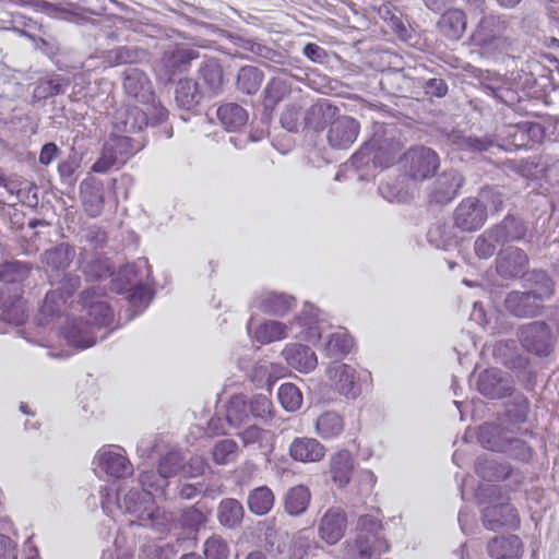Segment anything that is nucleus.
I'll use <instances>...</instances> for the list:
<instances>
[{"mask_svg":"<svg viewBox=\"0 0 559 559\" xmlns=\"http://www.w3.org/2000/svg\"><path fill=\"white\" fill-rule=\"evenodd\" d=\"M464 177L455 169L441 173L429 186L428 198L430 202L447 204L451 202L464 185Z\"/></svg>","mask_w":559,"mask_h":559,"instance_id":"14","label":"nucleus"},{"mask_svg":"<svg viewBox=\"0 0 559 559\" xmlns=\"http://www.w3.org/2000/svg\"><path fill=\"white\" fill-rule=\"evenodd\" d=\"M277 399L288 412H296L302 404V394L294 383H283L277 391Z\"/></svg>","mask_w":559,"mask_h":559,"instance_id":"64","label":"nucleus"},{"mask_svg":"<svg viewBox=\"0 0 559 559\" xmlns=\"http://www.w3.org/2000/svg\"><path fill=\"white\" fill-rule=\"evenodd\" d=\"M311 493L308 487L298 485L287 490L284 496V509L292 516L304 514L310 503Z\"/></svg>","mask_w":559,"mask_h":559,"instance_id":"47","label":"nucleus"},{"mask_svg":"<svg viewBox=\"0 0 559 559\" xmlns=\"http://www.w3.org/2000/svg\"><path fill=\"white\" fill-rule=\"evenodd\" d=\"M145 55V50L139 47L119 46L108 50L105 59L110 66H120L138 62L143 59Z\"/></svg>","mask_w":559,"mask_h":559,"instance_id":"61","label":"nucleus"},{"mask_svg":"<svg viewBox=\"0 0 559 559\" xmlns=\"http://www.w3.org/2000/svg\"><path fill=\"white\" fill-rule=\"evenodd\" d=\"M397 153L399 145L392 139L385 138L383 133L376 132L350 157L349 163L357 169L369 167L370 164L374 168H385L395 160Z\"/></svg>","mask_w":559,"mask_h":559,"instance_id":"5","label":"nucleus"},{"mask_svg":"<svg viewBox=\"0 0 559 559\" xmlns=\"http://www.w3.org/2000/svg\"><path fill=\"white\" fill-rule=\"evenodd\" d=\"M522 542L516 535L495 537L488 544V554L493 559H519Z\"/></svg>","mask_w":559,"mask_h":559,"instance_id":"41","label":"nucleus"},{"mask_svg":"<svg viewBox=\"0 0 559 559\" xmlns=\"http://www.w3.org/2000/svg\"><path fill=\"white\" fill-rule=\"evenodd\" d=\"M491 228L502 245L522 239L527 230L525 224L520 218L511 215H508L500 224Z\"/></svg>","mask_w":559,"mask_h":559,"instance_id":"52","label":"nucleus"},{"mask_svg":"<svg viewBox=\"0 0 559 559\" xmlns=\"http://www.w3.org/2000/svg\"><path fill=\"white\" fill-rule=\"evenodd\" d=\"M198 58L199 51L192 48L176 47L166 50L157 64V75L160 80L169 82L175 75L188 71L191 61Z\"/></svg>","mask_w":559,"mask_h":559,"instance_id":"11","label":"nucleus"},{"mask_svg":"<svg viewBox=\"0 0 559 559\" xmlns=\"http://www.w3.org/2000/svg\"><path fill=\"white\" fill-rule=\"evenodd\" d=\"M467 25L466 14L461 9H449L440 17L438 27L450 39H460Z\"/></svg>","mask_w":559,"mask_h":559,"instance_id":"40","label":"nucleus"},{"mask_svg":"<svg viewBox=\"0 0 559 559\" xmlns=\"http://www.w3.org/2000/svg\"><path fill=\"white\" fill-rule=\"evenodd\" d=\"M477 390L486 397L502 399L511 394L513 386L504 372L497 368H490L479 374Z\"/></svg>","mask_w":559,"mask_h":559,"instance_id":"17","label":"nucleus"},{"mask_svg":"<svg viewBox=\"0 0 559 559\" xmlns=\"http://www.w3.org/2000/svg\"><path fill=\"white\" fill-rule=\"evenodd\" d=\"M419 81L412 78L404 69H389L383 71L380 79L381 88L392 96L405 97L414 93Z\"/></svg>","mask_w":559,"mask_h":559,"instance_id":"20","label":"nucleus"},{"mask_svg":"<svg viewBox=\"0 0 559 559\" xmlns=\"http://www.w3.org/2000/svg\"><path fill=\"white\" fill-rule=\"evenodd\" d=\"M235 44L238 47H240L247 51H250L258 58L269 60V61L277 63V64L284 63L285 56L282 52L277 51L260 41H257L255 39L237 37L235 40Z\"/></svg>","mask_w":559,"mask_h":559,"instance_id":"53","label":"nucleus"},{"mask_svg":"<svg viewBox=\"0 0 559 559\" xmlns=\"http://www.w3.org/2000/svg\"><path fill=\"white\" fill-rule=\"evenodd\" d=\"M199 86V83L190 78L180 79L175 92L177 105L186 110H191L198 106L204 93Z\"/></svg>","mask_w":559,"mask_h":559,"instance_id":"43","label":"nucleus"},{"mask_svg":"<svg viewBox=\"0 0 559 559\" xmlns=\"http://www.w3.org/2000/svg\"><path fill=\"white\" fill-rule=\"evenodd\" d=\"M523 278L527 292L534 295L543 305L555 294V282L547 272L543 270L527 272Z\"/></svg>","mask_w":559,"mask_h":559,"instance_id":"34","label":"nucleus"},{"mask_svg":"<svg viewBox=\"0 0 559 559\" xmlns=\"http://www.w3.org/2000/svg\"><path fill=\"white\" fill-rule=\"evenodd\" d=\"M239 456V445L233 439H222L212 449V459L217 465H227Z\"/></svg>","mask_w":559,"mask_h":559,"instance_id":"63","label":"nucleus"},{"mask_svg":"<svg viewBox=\"0 0 559 559\" xmlns=\"http://www.w3.org/2000/svg\"><path fill=\"white\" fill-rule=\"evenodd\" d=\"M427 238L432 246L442 250H449L457 245V237L452 227L442 223L432 225L428 230Z\"/></svg>","mask_w":559,"mask_h":559,"instance_id":"60","label":"nucleus"},{"mask_svg":"<svg viewBox=\"0 0 559 559\" xmlns=\"http://www.w3.org/2000/svg\"><path fill=\"white\" fill-rule=\"evenodd\" d=\"M325 453V447L314 438H295L289 445V455L292 459L302 463L320 462Z\"/></svg>","mask_w":559,"mask_h":559,"instance_id":"29","label":"nucleus"},{"mask_svg":"<svg viewBox=\"0 0 559 559\" xmlns=\"http://www.w3.org/2000/svg\"><path fill=\"white\" fill-rule=\"evenodd\" d=\"M243 506L235 498H225L217 507V520L227 528L239 527L243 521Z\"/></svg>","mask_w":559,"mask_h":559,"instance_id":"45","label":"nucleus"},{"mask_svg":"<svg viewBox=\"0 0 559 559\" xmlns=\"http://www.w3.org/2000/svg\"><path fill=\"white\" fill-rule=\"evenodd\" d=\"M114 129L122 133H139L148 126L147 114L136 106L119 108L112 119Z\"/></svg>","mask_w":559,"mask_h":559,"instance_id":"22","label":"nucleus"},{"mask_svg":"<svg viewBox=\"0 0 559 559\" xmlns=\"http://www.w3.org/2000/svg\"><path fill=\"white\" fill-rule=\"evenodd\" d=\"M70 81L61 75H51L39 79L35 83L33 97L37 100H44L59 94H63L69 86Z\"/></svg>","mask_w":559,"mask_h":559,"instance_id":"49","label":"nucleus"},{"mask_svg":"<svg viewBox=\"0 0 559 559\" xmlns=\"http://www.w3.org/2000/svg\"><path fill=\"white\" fill-rule=\"evenodd\" d=\"M282 356L289 367L301 373H309L318 365L316 353L306 345L299 343L287 344L282 350Z\"/></svg>","mask_w":559,"mask_h":559,"instance_id":"26","label":"nucleus"},{"mask_svg":"<svg viewBox=\"0 0 559 559\" xmlns=\"http://www.w3.org/2000/svg\"><path fill=\"white\" fill-rule=\"evenodd\" d=\"M472 39L487 58H497L506 53L512 45L510 19L503 14L483 16Z\"/></svg>","mask_w":559,"mask_h":559,"instance_id":"2","label":"nucleus"},{"mask_svg":"<svg viewBox=\"0 0 559 559\" xmlns=\"http://www.w3.org/2000/svg\"><path fill=\"white\" fill-rule=\"evenodd\" d=\"M31 271L28 264L20 261H8L0 265V282L11 284L9 293H14L15 288H21L19 284L23 282Z\"/></svg>","mask_w":559,"mask_h":559,"instance_id":"55","label":"nucleus"},{"mask_svg":"<svg viewBox=\"0 0 559 559\" xmlns=\"http://www.w3.org/2000/svg\"><path fill=\"white\" fill-rule=\"evenodd\" d=\"M81 278L76 274H67L59 282V286L57 289L50 290L46 294L45 300L40 308V316L43 321H48L49 318L58 314L61 311L62 305L66 304V300L70 298L80 287Z\"/></svg>","mask_w":559,"mask_h":559,"instance_id":"12","label":"nucleus"},{"mask_svg":"<svg viewBox=\"0 0 559 559\" xmlns=\"http://www.w3.org/2000/svg\"><path fill=\"white\" fill-rule=\"evenodd\" d=\"M250 416L248 400L245 395H234L226 407V420L231 427L241 426Z\"/></svg>","mask_w":559,"mask_h":559,"instance_id":"62","label":"nucleus"},{"mask_svg":"<svg viewBox=\"0 0 559 559\" xmlns=\"http://www.w3.org/2000/svg\"><path fill=\"white\" fill-rule=\"evenodd\" d=\"M481 512L484 526L491 531L503 526L516 527L520 522L516 509L502 499L492 501Z\"/></svg>","mask_w":559,"mask_h":559,"instance_id":"16","label":"nucleus"},{"mask_svg":"<svg viewBox=\"0 0 559 559\" xmlns=\"http://www.w3.org/2000/svg\"><path fill=\"white\" fill-rule=\"evenodd\" d=\"M295 298L286 294L273 292L261 293L253 300V306L270 316L283 317L294 306Z\"/></svg>","mask_w":559,"mask_h":559,"instance_id":"31","label":"nucleus"},{"mask_svg":"<svg viewBox=\"0 0 559 559\" xmlns=\"http://www.w3.org/2000/svg\"><path fill=\"white\" fill-rule=\"evenodd\" d=\"M504 421L486 423L479 427L478 439L485 449L495 452H501L508 444L507 441L510 435H514L520 431V428L513 429L509 426H504Z\"/></svg>","mask_w":559,"mask_h":559,"instance_id":"21","label":"nucleus"},{"mask_svg":"<svg viewBox=\"0 0 559 559\" xmlns=\"http://www.w3.org/2000/svg\"><path fill=\"white\" fill-rule=\"evenodd\" d=\"M506 309L519 318H533L540 313L543 304L526 292L512 290L504 299Z\"/></svg>","mask_w":559,"mask_h":559,"instance_id":"23","label":"nucleus"},{"mask_svg":"<svg viewBox=\"0 0 559 559\" xmlns=\"http://www.w3.org/2000/svg\"><path fill=\"white\" fill-rule=\"evenodd\" d=\"M344 427L343 417L334 411L322 413L314 421V431L323 440L338 438L344 431Z\"/></svg>","mask_w":559,"mask_h":559,"instance_id":"42","label":"nucleus"},{"mask_svg":"<svg viewBox=\"0 0 559 559\" xmlns=\"http://www.w3.org/2000/svg\"><path fill=\"white\" fill-rule=\"evenodd\" d=\"M355 468V460L348 450H340L331 455L329 472L331 478L338 487L349 484Z\"/></svg>","mask_w":559,"mask_h":559,"instance_id":"32","label":"nucleus"},{"mask_svg":"<svg viewBox=\"0 0 559 559\" xmlns=\"http://www.w3.org/2000/svg\"><path fill=\"white\" fill-rule=\"evenodd\" d=\"M1 320L13 325H21L26 319L25 306L22 299V289L15 288L9 297L4 298V293L1 292Z\"/></svg>","mask_w":559,"mask_h":559,"instance_id":"36","label":"nucleus"},{"mask_svg":"<svg viewBox=\"0 0 559 559\" xmlns=\"http://www.w3.org/2000/svg\"><path fill=\"white\" fill-rule=\"evenodd\" d=\"M381 527V522L377 518L365 514L358 519L356 535H365L370 543L388 550L389 545L380 535Z\"/></svg>","mask_w":559,"mask_h":559,"instance_id":"58","label":"nucleus"},{"mask_svg":"<svg viewBox=\"0 0 559 559\" xmlns=\"http://www.w3.org/2000/svg\"><path fill=\"white\" fill-rule=\"evenodd\" d=\"M487 218L486 205L475 197L463 199L453 212L454 226L464 233H474L480 229Z\"/></svg>","mask_w":559,"mask_h":559,"instance_id":"9","label":"nucleus"},{"mask_svg":"<svg viewBox=\"0 0 559 559\" xmlns=\"http://www.w3.org/2000/svg\"><path fill=\"white\" fill-rule=\"evenodd\" d=\"M274 503V492L267 486H259L248 492L247 507L254 515H266L273 509Z\"/></svg>","mask_w":559,"mask_h":559,"instance_id":"44","label":"nucleus"},{"mask_svg":"<svg viewBox=\"0 0 559 559\" xmlns=\"http://www.w3.org/2000/svg\"><path fill=\"white\" fill-rule=\"evenodd\" d=\"M67 343L78 349H86L96 343L95 330L83 318L74 319L63 331Z\"/></svg>","mask_w":559,"mask_h":559,"instance_id":"33","label":"nucleus"},{"mask_svg":"<svg viewBox=\"0 0 559 559\" xmlns=\"http://www.w3.org/2000/svg\"><path fill=\"white\" fill-rule=\"evenodd\" d=\"M242 445L251 450H259L263 454H267L274 447V435L266 429L255 425L249 426L238 433Z\"/></svg>","mask_w":559,"mask_h":559,"instance_id":"37","label":"nucleus"},{"mask_svg":"<svg viewBox=\"0 0 559 559\" xmlns=\"http://www.w3.org/2000/svg\"><path fill=\"white\" fill-rule=\"evenodd\" d=\"M94 463L97 469L112 478H124L133 473L126 451L118 445L102 447L94 457Z\"/></svg>","mask_w":559,"mask_h":559,"instance_id":"10","label":"nucleus"},{"mask_svg":"<svg viewBox=\"0 0 559 559\" xmlns=\"http://www.w3.org/2000/svg\"><path fill=\"white\" fill-rule=\"evenodd\" d=\"M527 267V254L516 247H508L501 250L496 258V271L507 280L524 277Z\"/></svg>","mask_w":559,"mask_h":559,"instance_id":"15","label":"nucleus"},{"mask_svg":"<svg viewBox=\"0 0 559 559\" xmlns=\"http://www.w3.org/2000/svg\"><path fill=\"white\" fill-rule=\"evenodd\" d=\"M288 325L274 320L260 324L254 333V338L261 344L284 340L288 336Z\"/></svg>","mask_w":559,"mask_h":559,"instance_id":"59","label":"nucleus"},{"mask_svg":"<svg viewBox=\"0 0 559 559\" xmlns=\"http://www.w3.org/2000/svg\"><path fill=\"white\" fill-rule=\"evenodd\" d=\"M447 144L452 152L467 155L480 154L492 147L504 151L530 147L522 122L504 127L498 135L476 136L455 130L448 134Z\"/></svg>","mask_w":559,"mask_h":559,"instance_id":"1","label":"nucleus"},{"mask_svg":"<svg viewBox=\"0 0 559 559\" xmlns=\"http://www.w3.org/2000/svg\"><path fill=\"white\" fill-rule=\"evenodd\" d=\"M79 263L87 281H100L112 274L109 259L97 252L90 253L85 248L80 252Z\"/></svg>","mask_w":559,"mask_h":559,"instance_id":"27","label":"nucleus"},{"mask_svg":"<svg viewBox=\"0 0 559 559\" xmlns=\"http://www.w3.org/2000/svg\"><path fill=\"white\" fill-rule=\"evenodd\" d=\"M475 472L481 478L488 481H499L506 479L510 473L511 467L508 463L497 462L488 457H478Z\"/></svg>","mask_w":559,"mask_h":559,"instance_id":"51","label":"nucleus"},{"mask_svg":"<svg viewBox=\"0 0 559 559\" xmlns=\"http://www.w3.org/2000/svg\"><path fill=\"white\" fill-rule=\"evenodd\" d=\"M296 323L305 328L304 331L298 333L307 342H316L320 340L321 332L317 326L319 322V310L309 304H306L301 313L295 319Z\"/></svg>","mask_w":559,"mask_h":559,"instance_id":"50","label":"nucleus"},{"mask_svg":"<svg viewBox=\"0 0 559 559\" xmlns=\"http://www.w3.org/2000/svg\"><path fill=\"white\" fill-rule=\"evenodd\" d=\"M139 481L142 486L143 491L152 498L166 499L168 480L158 471H145L140 474Z\"/></svg>","mask_w":559,"mask_h":559,"instance_id":"56","label":"nucleus"},{"mask_svg":"<svg viewBox=\"0 0 559 559\" xmlns=\"http://www.w3.org/2000/svg\"><path fill=\"white\" fill-rule=\"evenodd\" d=\"M353 346V338L345 331H338L328 337L323 352L325 356L338 359L349 354Z\"/></svg>","mask_w":559,"mask_h":559,"instance_id":"57","label":"nucleus"},{"mask_svg":"<svg viewBox=\"0 0 559 559\" xmlns=\"http://www.w3.org/2000/svg\"><path fill=\"white\" fill-rule=\"evenodd\" d=\"M359 122L349 116H336L326 133V141L334 150L349 148L359 134Z\"/></svg>","mask_w":559,"mask_h":559,"instance_id":"13","label":"nucleus"},{"mask_svg":"<svg viewBox=\"0 0 559 559\" xmlns=\"http://www.w3.org/2000/svg\"><path fill=\"white\" fill-rule=\"evenodd\" d=\"M151 276V266L146 258H140L135 262L124 265L119 270L117 278L114 281L118 289L128 288L139 284Z\"/></svg>","mask_w":559,"mask_h":559,"instance_id":"30","label":"nucleus"},{"mask_svg":"<svg viewBox=\"0 0 559 559\" xmlns=\"http://www.w3.org/2000/svg\"><path fill=\"white\" fill-rule=\"evenodd\" d=\"M123 88L128 97L148 105L154 100L153 85L144 71L138 68H129L124 72Z\"/></svg>","mask_w":559,"mask_h":559,"instance_id":"18","label":"nucleus"},{"mask_svg":"<svg viewBox=\"0 0 559 559\" xmlns=\"http://www.w3.org/2000/svg\"><path fill=\"white\" fill-rule=\"evenodd\" d=\"M340 109L328 99H320L311 105L304 114V127L321 131L331 124L338 115Z\"/></svg>","mask_w":559,"mask_h":559,"instance_id":"28","label":"nucleus"},{"mask_svg":"<svg viewBox=\"0 0 559 559\" xmlns=\"http://www.w3.org/2000/svg\"><path fill=\"white\" fill-rule=\"evenodd\" d=\"M94 288L85 289L81 294V301L84 307L87 308V318L85 321L95 330L109 325L114 319V312L105 301L100 299L94 300Z\"/></svg>","mask_w":559,"mask_h":559,"instance_id":"24","label":"nucleus"},{"mask_svg":"<svg viewBox=\"0 0 559 559\" xmlns=\"http://www.w3.org/2000/svg\"><path fill=\"white\" fill-rule=\"evenodd\" d=\"M75 255L74 248L69 243H60L41 254V262L52 271H64Z\"/></svg>","mask_w":559,"mask_h":559,"instance_id":"46","label":"nucleus"},{"mask_svg":"<svg viewBox=\"0 0 559 559\" xmlns=\"http://www.w3.org/2000/svg\"><path fill=\"white\" fill-rule=\"evenodd\" d=\"M326 374L338 393L348 399H356L361 393V382L370 378L368 370L338 362L330 365Z\"/></svg>","mask_w":559,"mask_h":559,"instance_id":"8","label":"nucleus"},{"mask_svg":"<svg viewBox=\"0 0 559 559\" xmlns=\"http://www.w3.org/2000/svg\"><path fill=\"white\" fill-rule=\"evenodd\" d=\"M403 164L411 179L424 181L436 174L440 166V158L432 148L416 146L404 154Z\"/></svg>","mask_w":559,"mask_h":559,"instance_id":"7","label":"nucleus"},{"mask_svg":"<svg viewBox=\"0 0 559 559\" xmlns=\"http://www.w3.org/2000/svg\"><path fill=\"white\" fill-rule=\"evenodd\" d=\"M484 88L496 99L509 107H513L521 100L518 88L510 86V84L500 76H491L488 73L484 80Z\"/></svg>","mask_w":559,"mask_h":559,"instance_id":"39","label":"nucleus"},{"mask_svg":"<svg viewBox=\"0 0 559 559\" xmlns=\"http://www.w3.org/2000/svg\"><path fill=\"white\" fill-rule=\"evenodd\" d=\"M117 509L122 513H128L134 516L131 524H139L141 526H151L156 530H162L165 525L164 515L158 508L154 506L152 499L144 492L136 489L123 492L122 489L117 491Z\"/></svg>","mask_w":559,"mask_h":559,"instance_id":"3","label":"nucleus"},{"mask_svg":"<svg viewBox=\"0 0 559 559\" xmlns=\"http://www.w3.org/2000/svg\"><path fill=\"white\" fill-rule=\"evenodd\" d=\"M511 399L506 403V412L501 421H504L507 426L515 429L519 425L523 424L527 419L530 412L528 399L521 392H511L508 394Z\"/></svg>","mask_w":559,"mask_h":559,"instance_id":"35","label":"nucleus"},{"mask_svg":"<svg viewBox=\"0 0 559 559\" xmlns=\"http://www.w3.org/2000/svg\"><path fill=\"white\" fill-rule=\"evenodd\" d=\"M145 145L142 138L132 139L128 135L110 134L104 142L99 158L93 164L92 170L105 174L111 168H119Z\"/></svg>","mask_w":559,"mask_h":559,"instance_id":"4","label":"nucleus"},{"mask_svg":"<svg viewBox=\"0 0 559 559\" xmlns=\"http://www.w3.org/2000/svg\"><path fill=\"white\" fill-rule=\"evenodd\" d=\"M384 551L386 549L370 543L365 535H356L344 543L342 559H373Z\"/></svg>","mask_w":559,"mask_h":559,"instance_id":"38","label":"nucleus"},{"mask_svg":"<svg viewBox=\"0 0 559 559\" xmlns=\"http://www.w3.org/2000/svg\"><path fill=\"white\" fill-rule=\"evenodd\" d=\"M217 118L227 131L235 132L248 121V112L235 103L224 104L217 109Z\"/></svg>","mask_w":559,"mask_h":559,"instance_id":"48","label":"nucleus"},{"mask_svg":"<svg viewBox=\"0 0 559 559\" xmlns=\"http://www.w3.org/2000/svg\"><path fill=\"white\" fill-rule=\"evenodd\" d=\"M197 75L198 83L204 88V93L217 95L222 92L224 86V73L218 59H204L197 71Z\"/></svg>","mask_w":559,"mask_h":559,"instance_id":"25","label":"nucleus"},{"mask_svg":"<svg viewBox=\"0 0 559 559\" xmlns=\"http://www.w3.org/2000/svg\"><path fill=\"white\" fill-rule=\"evenodd\" d=\"M263 72L253 66H243L237 74V90L247 95L255 94L263 81Z\"/></svg>","mask_w":559,"mask_h":559,"instance_id":"54","label":"nucleus"},{"mask_svg":"<svg viewBox=\"0 0 559 559\" xmlns=\"http://www.w3.org/2000/svg\"><path fill=\"white\" fill-rule=\"evenodd\" d=\"M346 514L338 508H330L320 519L319 537L329 545H335L346 532Z\"/></svg>","mask_w":559,"mask_h":559,"instance_id":"19","label":"nucleus"},{"mask_svg":"<svg viewBox=\"0 0 559 559\" xmlns=\"http://www.w3.org/2000/svg\"><path fill=\"white\" fill-rule=\"evenodd\" d=\"M522 347L538 357H547L555 347L556 338L550 326L544 321L523 324L518 330Z\"/></svg>","mask_w":559,"mask_h":559,"instance_id":"6","label":"nucleus"}]
</instances>
